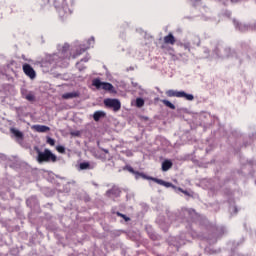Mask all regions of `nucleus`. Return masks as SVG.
Instances as JSON below:
<instances>
[{
  "instance_id": "f257e3e1",
  "label": "nucleus",
  "mask_w": 256,
  "mask_h": 256,
  "mask_svg": "<svg viewBox=\"0 0 256 256\" xmlns=\"http://www.w3.org/2000/svg\"><path fill=\"white\" fill-rule=\"evenodd\" d=\"M37 161L38 163H57V156L49 149H45L43 152L38 150Z\"/></svg>"
},
{
  "instance_id": "f03ea898",
  "label": "nucleus",
  "mask_w": 256,
  "mask_h": 256,
  "mask_svg": "<svg viewBox=\"0 0 256 256\" xmlns=\"http://www.w3.org/2000/svg\"><path fill=\"white\" fill-rule=\"evenodd\" d=\"M166 95L167 97L184 98L187 101H193V99H195V96H193L192 94H187L185 93V91L167 90Z\"/></svg>"
},
{
  "instance_id": "7ed1b4c3",
  "label": "nucleus",
  "mask_w": 256,
  "mask_h": 256,
  "mask_svg": "<svg viewBox=\"0 0 256 256\" xmlns=\"http://www.w3.org/2000/svg\"><path fill=\"white\" fill-rule=\"evenodd\" d=\"M93 87H96V89H103V91H113V84L109 82H101L99 78H95L92 81Z\"/></svg>"
},
{
  "instance_id": "20e7f679",
  "label": "nucleus",
  "mask_w": 256,
  "mask_h": 256,
  "mask_svg": "<svg viewBox=\"0 0 256 256\" xmlns=\"http://www.w3.org/2000/svg\"><path fill=\"white\" fill-rule=\"evenodd\" d=\"M104 105L107 109H112L117 113V111L121 110V101L118 99L108 98L104 100Z\"/></svg>"
},
{
  "instance_id": "39448f33",
  "label": "nucleus",
  "mask_w": 256,
  "mask_h": 256,
  "mask_svg": "<svg viewBox=\"0 0 256 256\" xmlns=\"http://www.w3.org/2000/svg\"><path fill=\"white\" fill-rule=\"evenodd\" d=\"M141 177H143L144 179H147L148 181H154V183H157L158 185H162L163 187H175L171 182H165L164 180L155 178V177H151V176H146L145 174H140Z\"/></svg>"
},
{
  "instance_id": "423d86ee",
  "label": "nucleus",
  "mask_w": 256,
  "mask_h": 256,
  "mask_svg": "<svg viewBox=\"0 0 256 256\" xmlns=\"http://www.w3.org/2000/svg\"><path fill=\"white\" fill-rule=\"evenodd\" d=\"M22 69L25 75H27V77H29L30 79H35V77H37V73L35 72V69H33V67L28 63L23 64Z\"/></svg>"
},
{
  "instance_id": "0eeeda50",
  "label": "nucleus",
  "mask_w": 256,
  "mask_h": 256,
  "mask_svg": "<svg viewBox=\"0 0 256 256\" xmlns=\"http://www.w3.org/2000/svg\"><path fill=\"white\" fill-rule=\"evenodd\" d=\"M228 203V213L231 215V217H233V215H237V213H239V208H237L235 200H230Z\"/></svg>"
},
{
  "instance_id": "6e6552de",
  "label": "nucleus",
  "mask_w": 256,
  "mask_h": 256,
  "mask_svg": "<svg viewBox=\"0 0 256 256\" xmlns=\"http://www.w3.org/2000/svg\"><path fill=\"white\" fill-rule=\"evenodd\" d=\"M32 129L36 131V133H47L51 131V128L49 126L39 124L32 126Z\"/></svg>"
},
{
  "instance_id": "1a4fd4ad",
  "label": "nucleus",
  "mask_w": 256,
  "mask_h": 256,
  "mask_svg": "<svg viewBox=\"0 0 256 256\" xmlns=\"http://www.w3.org/2000/svg\"><path fill=\"white\" fill-rule=\"evenodd\" d=\"M81 93H79V91H74V92H68V93H64L62 95V99H77V97H80Z\"/></svg>"
},
{
  "instance_id": "9d476101",
  "label": "nucleus",
  "mask_w": 256,
  "mask_h": 256,
  "mask_svg": "<svg viewBox=\"0 0 256 256\" xmlns=\"http://www.w3.org/2000/svg\"><path fill=\"white\" fill-rule=\"evenodd\" d=\"M175 36H173L172 33H169L167 36L164 37V43L165 45H175L176 43Z\"/></svg>"
},
{
  "instance_id": "9b49d317",
  "label": "nucleus",
  "mask_w": 256,
  "mask_h": 256,
  "mask_svg": "<svg viewBox=\"0 0 256 256\" xmlns=\"http://www.w3.org/2000/svg\"><path fill=\"white\" fill-rule=\"evenodd\" d=\"M120 194H121V190H119V188H116V187H113L112 189H110V190H108V191L106 192V195H107L108 197H113V195H114L115 197H119Z\"/></svg>"
},
{
  "instance_id": "f8f14e48",
  "label": "nucleus",
  "mask_w": 256,
  "mask_h": 256,
  "mask_svg": "<svg viewBox=\"0 0 256 256\" xmlns=\"http://www.w3.org/2000/svg\"><path fill=\"white\" fill-rule=\"evenodd\" d=\"M173 167V162L171 160H164L162 162V171H169Z\"/></svg>"
},
{
  "instance_id": "ddd939ff",
  "label": "nucleus",
  "mask_w": 256,
  "mask_h": 256,
  "mask_svg": "<svg viewBox=\"0 0 256 256\" xmlns=\"http://www.w3.org/2000/svg\"><path fill=\"white\" fill-rule=\"evenodd\" d=\"M10 133H12V135L16 136L17 139H23V132L15 129V128H11Z\"/></svg>"
},
{
  "instance_id": "4468645a",
  "label": "nucleus",
  "mask_w": 256,
  "mask_h": 256,
  "mask_svg": "<svg viewBox=\"0 0 256 256\" xmlns=\"http://www.w3.org/2000/svg\"><path fill=\"white\" fill-rule=\"evenodd\" d=\"M102 117H105V112L103 111H96L93 114L94 121H99Z\"/></svg>"
},
{
  "instance_id": "2eb2a0df",
  "label": "nucleus",
  "mask_w": 256,
  "mask_h": 256,
  "mask_svg": "<svg viewBox=\"0 0 256 256\" xmlns=\"http://www.w3.org/2000/svg\"><path fill=\"white\" fill-rule=\"evenodd\" d=\"M161 103L165 105L166 107H169V109H175V106L173 103H171L169 100H161Z\"/></svg>"
},
{
  "instance_id": "dca6fc26",
  "label": "nucleus",
  "mask_w": 256,
  "mask_h": 256,
  "mask_svg": "<svg viewBox=\"0 0 256 256\" xmlns=\"http://www.w3.org/2000/svg\"><path fill=\"white\" fill-rule=\"evenodd\" d=\"M25 99H27V101H35V94H33V92H29L26 94Z\"/></svg>"
},
{
  "instance_id": "f3484780",
  "label": "nucleus",
  "mask_w": 256,
  "mask_h": 256,
  "mask_svg": "<svg viewBox=\"0 0 256 256\" xmlns=\"http://www.w3.org/2000/svg\"><path fill=\"white\" fill-rule=\"evenodd\" d=\"M143 105H145V100H143V98H137L136 99V106L137 107H143Z\"/></svg>"
},
{
  "instance_id": "a211bd4d",
  "label": "nucleus",
  "mask_w": 256,
  "mask_h": 256,
  "mask_svg": "<svg viewBox=\"0 0 256 256\" xmlns=\"http://www.w3.org/2000/svg\"><path fill=\"white\" fill-rule=\"evenodd\" d=\"M117 217H122L124 221H131V218L127 217V215L122 214L121 212H116Z\"/></svg>"
},
{
  "instance_id": "6ab92c4d",
  "label": "nucleus",
  "mask_w": 256,
  "mask_h": 256,
  "mask_svg": "<svg viewBox=\"0 0 256 256\" xmlns=\"http://www.w3.org/2000/svg\"><path fill=\"white\" fill-rule=\"evenodd\" d=\"M89 167H91L89 162H82V163H80V169H82V170L89 169Z\"/></svg>"
},
{
  "instance_id": "aec40b11",
  "label": "nucleus",
  "mask_w": 256,
  "mask_h": 256,
  "mask_svg": "<svg viewBox=\"0 0 256 256\" xmlns=\"http://www.w3.org/2000/svg\"><path fill=\"white\" fill-rule=\"evenodd\" d=\"M56 151H58V153L65 154V146L58 145L56 147Z\"/></svg>"
},
{
  "instance_id": "412c9836",
  "label": "nucleus",
  "mask_w": 256,
  "mask_h": 256,
  "mask_svg": "<svg viewBox=\"0 0 256 256\" xmlns=\"http://www.w3.org/2000/svg\"><path fill=\"white\" fill-rule=\"evenodd\" d=\"M46 143H48V145H51V147H54L55 140L51 137H47Z\"/></svg>"
},
{
  "instance_id": "4be33fe9",
  "label": "nucleus",
  "mask_w": 256,
  "mask_h": 256,
  "mask_svg": "<svg viewBox=\"0 0 256 256\" xmlns=\"http://www.w3.org/2000/svg\"><path fill=\"white\" fill-rule=\"evenodd\" d=\"M85 51H87V49H85V48H80V49L77 50V52H76V57H79V55H83V53H85Z\"/></svg>"
},
{
  "instance_id": "5701e85b",
  "label": "nucleus",
  "mask_w": 256,
  "mask_h": 256,
  "mask_svg": "<svg viewBox=\"0 0 256 256\" xmlns=\"http://www.w3.org/2000/svg\"><path fill=\"white\" fill-rule=\"evenodd\" d=\"M178 191H180V193H183L184 195H187L189 197V192L187 190H183V188H178Z\"/></svg>"
},
{
  "instance_id": "b1692460",
  "label": "nucleus",
  "mask_w": 256,
  "mask_h": 256,
  "mask_svg": "<svg viewBox=\"0 0 256 256\" xmlns=\"http://www.w3.org/2000/svg\"><path fill=\"white\" fill-rule=\"evenodd\" d=\"M128 171H129L130 173H135V170H133V167H128Z\"/></svg>"
},
{
  "instance_id": "393cba45",
  "label": "nucleus",
  "mask_w": 256,
  "mask_h": 256,
  "mask_svg": "<svg viewBox=\"0 0 256 256\" xmlns=\"http://www.w3.org/2000/svg\"><path fill=\"white\" fill-rule=\"evenodd\" d=\"M72 135H75L76 137H79V132L72 133Z\"/></svg>"
},
{
  "instance_id": "a878e982",
  "label": "nucleus",
  "mask_w": 256,
  "mask_h": 256,
  "mask_svg": "<svg viewBox=\"0 0 256 256\" xmlns=\"http://www.w3.org/2000/svg\"><path fill=\"white\" fill-rule=\"evenodd\" d=\"M102 151H103L104 153H109V150H108V149H102Z\"/></svg>"
},
{
  "instance_id": "bb28decb",
  "label": "nucleus",
  "mask_w": 256,
  "mask_h": 256,
  "mask_svg": "<svg viewBox=\"0 0 256 256\" xmlns=\"http://www.w3.org/2000/svg\"><path fill=\"white\" fill-rule=\"evenodd\" d=\"M164 48H165V45H162V46H161V49H164Z\"/></svg>"
}]
</instances>
